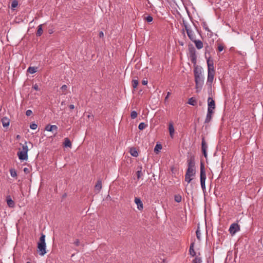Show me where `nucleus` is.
Listing matches in <instances>:
<instances>
[{
  "mask_svg": "<svg viewBox=\"0 0 263 263\" xmlns=\"http://www.w3.org/2000/svg\"><path fill=\"white\" fill-rule=\"evenodd\" d=\"M189 54L190 58L191 59V62L194 65V67L195 66H199V65H197V55L196 53V50L195 48L193 46L189 47Z\"/></svg>",
  "mask_w": 263,
  "mask_h": 263,
  "instance_id": "20e7f679",
  "label": "nucleus"
},
{
  "mask_svg": "<svg viewBox=\"0 0 263 263\" xmlns=\"http://www.w3.org/2000/svg\"><path fill=\"white\" fill-rule=\"evenodd\" d=\"M202 150L203 154L204 157H206V156H207V154L206 153V149H202Z\"/></svg>",
  "mask_w": 263,
  "mask_h": 263,
  "instance_id": "3c124183",
  "label": "nucleus"
},
{
  "mask_svg": "<svg viewBox=\"0 0 263 263\" xmlns=\"http://www.w3.org/2000/svg\"><path fill=\"white\" fill-rule=\"evenodd\" d=\"M146 127V124L144 122H141L139 124L138 128L140 130H143Z\"/></svg>",
  "mask_w": 263,
  "mask_h": 263,
  "instance_id": "2f4dec72",
  "label": "nucleus"
},
{
  "mask_svg": "<svg viewBox=\"0 0 263 263\" xmlns=\"http://www.w3.org/2000/svg\"><path fill=\"white\" fill-rule=\"evenodd\" d=\"M129 152L133 157H137L138 156V152L137 149H129Z\"/></svg>",
  "mask_w": 263,
  "mask_h": 263,
  "instance_id": "393cba45",
  "label": "nucleus"
},
{
  "mask_svg": "<svg viewBox=\"0 0 263 263\" xmlns=\"http://www.w3.org/2000/svg\"><path fill=\"white\" fill-rule=\"evenodd\" d=\"M154 148H162L161 144L157 143Z\"/></svg>",
  "mask_w": 263,
  "mask_h": 263,
  "instance_id": "09e8293b",
  "label": "nucleus"
},
{
  "mask_svg": "<svg viewBox=\"0 0 263 263\" xmlns=\"http://www.w3.org/2000/svg\"><path fill=\"white\" fill-rule=\"evenodd\" d=\"M161 149H154V152L156 154H159V153L160 152V150Z\"/></svg>",
  "mask_w": 263,
  "mask_h": 263,
  "instance_id": "864d4df0",
  "label": "nucleus"
},
{
  "mask_svg": "<svg viewBox=\"0 0 263 263\" xmlns=\"http://www.w3.org/2000/svg\"><path fill=\"white\" fill-rule=\"evenodd\" d=\"M26 263H31V262L29 261H27Z\"/></svg>",
  "mask_w": 263,
  "mask_h": 263,
  "instance_id": "0e129e2a",
  "label": "nucleus"
},
{
  "mask_svg": "<svg viewBox=\"0 0 263 263\" xmlns=\"http://www.w3.org/2000/svg\"><path fill=\"white\" fill-rule=\"evenodd\" d=\"M32 114V110H27L26 111V115L27 116H30V115H31Z\"/></svg>",
  "mask_w": 263,
  "mask_h": 263,
  "instance_id": "a18cd8bd",
  "label": "nucleus"
},
{
  "mask_svg": "<svg viewBox=\"0 0 263 263\" xmlns=\"http://www.w3.org/2000/svg\"><path fill=\"white\" fill-rule=\"evenodd\" d=\"M193 179V178L192 177H190V176L185 175V181L187 182V183H189Z\"/></svg>",
  "mask_w": 263,
  "mask_h": 263,
  "instance_id": "72a5a7b5",
  "label": "nucleus"
},
{
  "mask_svg": "<svg viewBox=\"0 0 263 263\" xmlns=\"http://www.w3.org/2000/svg\"><path fill=\"white\" fill-rule=\"evenodd\" d=\"M99 36L100 38H103L104 37V33L103 31H100L99 33Z\"/></svg>",
  "mask_w": 263,
  "mask_h": 263,
  "instance_id": "8fccbe9b",
  "label": "nucleus"
},
{
  "mask_svg": "<svg viewBox=\"0 0 263 263\" xmlns=\"http://www.w3.org/2000/svg\"><path fill=\"white\" fill-rule=\"evenodd\" d=\"M224 48V46L223 44L218 43L217 44V50L219 52L222 51Z\"/></svg>",
  "mask_w": 263,
  "mask_h": 263,
  "instance_id": "c756f323",
  "label": "nucleus"
},
{
  "mask_svg": "<svg viewBox=\"0 0 263 263\" xmlns=\"http://www.w3.org/2000/svg\"><path fill=\"white\" fill-rule=\"evenodd\" d=\"M239 230V226L237 223H232L229 228L230 233L232 235L235 234Z\"/></svg>",
  "mask_w": 263,
  "mask_h": 263,
  "instance_id": "1a4fd4ad",
  "label": "nucleus"
},
{
  "mask_svg": "<svg viewBox=\"0 0 263 263\" xmlns=\"http://www.w3.org/2000/svg\"><path fill=\"white\" fill-rule=\"evenodd\" d=\"M1 122L4 127H7L9 125L10 120L6 117H4L1 119Z\"/></svg>",
  "mask_w": 263,
  "mask_h": 263,
  "instance_id": "2eb2a0df",
  "label": "nucleus"
},
{
  "mask_svg": "<svg viewBox=\"0 0 263 263\" xmlns=\"http://www.w3.org/2000/svg\"><path fill=\"white\" fill-rule=\"evenodd\" d=\"M46 248L45 235L42 234L37 243L38 251L40 255L43 256L46 253Z\"/></svg>",
  "mask_w": 263,
  "mask_h": 263,
  "instance_id": "7ed1b4c3",
  "label": "nucleus"
},
{
  "mask_svg": "<svg viewBox=\"0 0 263 263\" xmlns=\"http://www.w3.org/2000/svg\"><path fill=\"white\" fill-rule=\"evenodd\" d=\"M73 243H74L76 246H79V245H80V241H79V239H76V240L74 241Z\"/></svg>",
  "mask_w": 263,
  "mask_h": 263,
  "instance_id": "de8ad7c7",
  "label": "nucleus"
},
{
  "mask_svg": "<svg viewBox=\"0 0 263 263\" xmlns=\"http://www.w3.org/2000/svg\"><path fill=\"white\" fill-rule=\"evenodd\" d=\"M206 62L208 65V72H215L213 60L211 59V56H209L208 58L206 59Z\"/></svg>",
  "mask_w": 263,
  "mask_h": 263,
  "instance_id": "0eeeda50",
  "label": "nucleus"
},
{
  "mask_svg": "<svg viewBox=\"0 0 263 263\" xmlns=\"http://www.w3.org/2000/svg\"><path fill=\"white\" fill-rule=\"evenodd\" d=\"M21 136L20 135H17L16 136V140H19L20 139H21Z\"/></svg>",
  "mask_w": 263,
  "mask_h": 263,
  "instance_id": "bf43d9fd",
  "label": "nucleus"
},
{
  "mask_svg": "<svg viewBox=\"0 0 263 263\" xmlns=\"http://www.w3.org/2000/svg\"><path fill=\"white\" fill-rule=\"evenodd\" d=\"M181 45H183V44L182 43H180Z\"/></svg>",
  "mask_w": 263,
  "mask_h": 263,
  "instance_id": "e2e57ef3",
  "label": "nucleus"
},
{
  "mask_svg": "<svg viewBox=\"0 0 263 263\" xmlns=\"http://www.w3.org/2000/svg\"><path fill=\"white\" fill-rule=\"evenodd\" d=\"M69 108L70 109H73L74 108V105L73 104H70L69 106Z\"/></svg>",
  "mask_w": 263,
  "mask_h": 263,
  "instance_id": "6e6d98bb",
  "label": "nucleus"
},
{
  "mask_svg": "<svg viewBox=\"0 0 263 263\" xmlns=\"http://www.w3.org/2000/svg\"><path fill=\"white\" fill-rule=\"evenodd\" d=\"M208 109L213 110L215 108V101L211 97H209L208 99Z\"/></svg>",
  "mask_w": 263,
  "mask_h": 263,
  "instance_id": "9d476101",
  "label": "nucleus"
},
{
  "mask_svg": "<svg viewBox=\"0 0 263 263\" xmlns=\"http://www.w3.org/2000/svg\"><path fill=\"white\" fill-rule=\"evenodd\" d=\"M37 67H29L27 69V72L31 74H33L37 71Z\"/></svg>",
  "mask_w": 263,
  "mask_h": 263,
  "instance_id": "b1692460",
  "label": "nucleus"
},
{
  "mask_svg": "<svg viewBox=\"0 0 263 263\" xmlns=\"http://www.w3.org/2000/svg\"><path fill=\"white\" fill-rule=\"evenodd\" d=\"M201 148H207V145L204 137L202 138L201 147Z\"/></svg>",
  "mask_w": 263,
  "mask_h": 263,
  "instance_id": "c9c22d12",
  "label": "nucleus"
},
{
  "mask_svg": "<svg viewBox=\"0 0 263 263\" xmlns=\"http://www.w3.org/2000/svg\"><path fill=\"white\" fill-rule=\"evenodd\" d=\"M193 42H194L195 44V46L198 49H201V48H203V43L200 40H196V39L192 41Z\"/></svg>",
  "mask_w": 263,
  "mask_h": 263,
  "instance_id": "4468645a",
  "label": "nucleus"
},
{
  "mask_svg": "<svg viewBox=\"0 0 263 263\" xmlns=\"http://www.w3.org/2000/svg\"><path fill=\"white\" fill-rule=\"evenodd\" d=\"M142 84L143 85H145L147 84V80H143L142 81Z\"/></svg>",
  "mask_w": 263,
  "mask_h": 263,
  "instance_id": "603ef678",
  "label": "nucleus"
},
{
  "mask_svg": "<svg viewBox=\"0 0 263 263\" xmlns=\"http://www.w3.org/2000/svg\"><path fill=\"white\" fill-rule=\"evenodd\" d=\"M49 34H52L53 32V31L52 29H50L48 31Z\"/></svg>",
  "mask_w": 263,
  "mask_h": 263,
  "instance_id": "4d7b16f0",
  "label": "nucleus"
},
{
  "mask_svg": "<svg viewBox=\"0 0 263 263\" xmlns=\"http://www.w3.org/2000/svg\"><path fill=\"white\" fill-rule=\"evenodd\" d=\"M67 86L66 85H63L61 87V89L62 90L63 92H64L67 90Z\"/></svg>",
  "mask_w": 263,
  "mask_h": 263,
  "instance_id": "79ce46f5",
  "label": "nucleus"
},
{
  "mask_svg": "<svg viewBox=\"0 0 263 263\" xmlns=\"http://www.w3.org/2000/svg\"><path fill=\"white\" fill-rule=\"evenodd\" d=\"M63 145L64 147H70L71 146V142L68 138H65L64 139V141L63 143Z\"/></svg>",
  "mask_w": 263,
  "mask_h": 263,
  "instance_id": "a211bd4d",
  "label": "nucleus"
},
{
  "mask_svg": "<svg viewBox=\"0 0 263 263\" xmlns=\"http://www.w3.org/2000/svg\"><path fill=\"white\" fill-rule=\"evenodd\" d=\"M215 72H208V79L206 81V85L208 86L209 93L212 91V85L213 82Z\"/></svg>",
  "mask_w": 263,
  "mask_h": 263,
  "instance_id": "423d86ee",
  "label": "nucleus"
},
{
  "mask_svg": "<svg viewBox=\"0 0 263 263\" xmlns=\"http://www.w3.org/2000/svg\"><path fill=\"white\" fill-rule=\"evenodd\" d=\"M175 201L178 203L180 202L182 200V197L180 195H176L175 196Z\"/></svg>",
  "mask_w": 263,
  "mask_h": 263,
  "instance_id": "7c9ffc66",
  "label": "nucleus"
},
{
  "mask_svg": "<svg viewBox=\"0 0 263 263\" xmlns=\"http://www.w3.org/2000/svg\"><path fill=\"white\" fill-rule=\"evenodd\" d=\"M45 129L47 131H49V132H52L53 130L57 131L58 129V127L54 125H51L48 124L46 126Z\"/></svg>",
  "mask_w": 263,
  "mask_h": 263,
  "instance_id": "dca6fc26",
  "label": "nucleus"
},
{
  "mask_svg": "<svg viewBox=\"0 0 263 263\" xmlns=\"http://www.w3.org/2000/svg\"><path fill=\"white\" fill-rule=\"evenodd\" d=\"M183 25L184 27V29L187 32V30L189 31L191 30L190 28L188 27L187 25L183 21Z\"/></svg>",
  "mask_w": 263,
  "mask_h": 263,
  "instance_id": "37998d69",
  "label": "nucleus"
},
{
  "mask_svg": "<svg viewBox=\"0 0 263 263\" xmlns=\"http://www.w3.org/2000/svg\"><path fill=\"white\" fill-rule=\"evenodd\" d=\"M171 95V93L170 92H167V96L166 97H165V99L166 100L168 97V96Z\"/></svg>",
  "mask_w": 263,
  "mask_h": 263,
  "instance_id": "13d9d810",
  "label": "nucleus"
},
{
  "mask_svg": "<svg viewBox=\"0 0 263 263\" xmlns=\"http://www.w3.org/2000/svg\"><path fill=\"white\" fill-rule=\"evenodd\" d=\"M22 149V151L18 152L17 156L21 160H26L28 159L27 151L28 149Z\"/></svg>",
  "mask_w": 263,
  "mask_h": 263,
  "instance_id": "6e6552de",
  "label": "nucleus"
},
{
  "mask_svg": "<svg viewBox=\"0 0 263 263\" xmlns=\"http://www.w3.org/2000/svg\"><path fill=\"white\" fill-rule=\"evenodd\" d=\"M206 174L202 164L200 166V183L202 190H205Z\"/></svg>",
  "mask_w": 263,
  "mask_h": 263,
  "instance_id": "39448f33",
  "label": "nucleus"
},
{
  "mask_svg": "<svg viewBox=\"0 0 263 263\" xmlns=\"http://www.w3.org/2000/svg\"><path fill=\"white\" fill-rule=\"evenodd\" d=\"M210 49L211 48L209 45H206V46L205 47V57L206 59H208V57H207V54L210 55Z\"/></svg>",
  "mask_w": 263,
  "mask_h": 263,
  "instance_id": "bb28decb",
  "label": "nucleus"
},
{
  "mask_svg": "<svg viewBox=\"0 0 263 263\" xmlns=\"http://www.w3.org/2000/svg\"><path fill=\"white\" fill-rule=\"evenodd\" d=\"M186 33L189 38L192 41H194L195 39V34L191 29L189 31L187 30Z\"/></svg>",
  "mask_w": 263,
  "mask_h": 263,
  "instance_id": "f3484780",
  "label": "nucleus"
},
{
  "mask_svg": "<svg viewBox=\"0 0 263 263\" xmlns=\"http://www.w3.org/2000/svg\"><path fill=\"white\" fill-rule=\"evenodd\" d=\"M181 45H183V44L182 43H180Z\"/></svg>",
  "mask_w": 263,
  "mask_h": 263,
  "instance_id": "680f3d73",
  "label": "nucleus"
},
{
  "mask_svg": "<svg viewBox=\"0 0 263 263\" xmlns=\"http://www.w3.org/2000/svg\"><path fill=\"white\" fill-rule=\"evenodd\" d=\"M135 202L137 205V208L139 210H141L143 209V203L140 198L136 197L135 198Z\"/></svg>",
  "mask_w": 263,
  "mask_h": 263,
  "instance_id": "f8f14e48",
  "label": "nucleus"
},
{
  "mask_svg": "<svg viewBox=\"0 0 263 263\" xmlns=\"http://www.w3.org/2000/svg\"><path fill=\"white\" fill-rule=\"evenodd\" d=\"M18 5V1L17 0H13L11 3V9L14 10V8H16Z\"/></svg>",
  "mask_w": 263,
  "mask_h": 263,
  "instance_id": "cd10ccee",
  "label": "nucleus"
},
{
  "mask_svg": "<svg viewBox=\"0 0 263 263\" xmlns=\"http://www.w3.org/2000/svg\"><path fill=\"white\" fill-rule=\"evenodd\" d=\"M168 129H169V132H170V136L171 137H172L173 134L174 133V131H175L174 128V126H173V124L172 123H169Z\"/></svg>",
  "mask_w": 263,
  "mask_h": 263,
  "instance_id": "412c9836",
  "label": "nucleus"
},
{
  "mask_svg": "<svg viewBox=\"0 0 263 263\" xmlns=\"http://www.w3.org/2000/svg\"><path fill=\"white\" fill-rule=\"evenodd\" d=\"M132 86L135 89L137 87L138 84H139V80L138 78L137 79H133L132 81Z\"/></svg>",
  "mask_w": 263,
  "mask_h": 263,
  "instance_id": "4be33fe9",
  "label": "nucleus"
},
{
  "mask_svg": "<svg viewBox=\"0 0 263 263\" xmlns=\"http://www.w3.org/2000/svg\"><path fill=\"white\" fill-rule=\"evenodd\" d=\"M37 127V125L34 123H32L30 125V128L32 129H35Z\"/></svg>",
  "mask_w": 263,
  "mask_h": 263,
  "instance_id": "ea45409f",
  "label": "nucleus"
},
{
  "mask_svg": "<svg viewBox=\"0 0 263 263\" xmlns=\"http://www.w3.org/2000/svg\"><path fill=\"white\" fill-rule=\"evenodd\" d=\"M32 88L36 91H39L40 90L37 84H34L32 86Z\"/></svg>",
  "mask_w": 263,
  "mask_h": 263,
  "instance_id": "c03bdc74",
  "label": "nucleus"
},
{
  "mask_svg": "<svg viewBox=\"0 0 263 263\" xmlns=\"http://www.w3.org/2000/svg\"><path fill=\"white\" fill-rule=\"evenodd\" d=\"M23 171L26 174H27V173H28L29 172V169L28 168H27V167H25L24 168Z\"/></svg>",
  "mask_w": 263,
  "mask_h": 263,
  "instance_id": "5fc2aeb1",
  "label": "nucleus"
},
{
  "mask_svg": "<svg viewBox=\"0 0 263 263\" xmlns=\"http://www.w3.org/2000/svg\"><path fill=\"white\" fill-rule=\"evenodd\" d=\"M137 115H138L137 112L136 111L133 110L131 112L130 117H131L132 119H135L137 117Z\"/></svg>",
  "mask_w": 263,
  "mask_h": 263,
  "instance_id": "f704fd0d",
  "label": "nucleus"
},
{
  "mask_svg": "<svg viewBox=\"0 0 263 263\" xmlns=\"http://www.w3.org/2000/svg\"><path fill=\"white\" fill-rule=\"evenodd\" d=\"M6 202L7 205L10 208H13L14 206L15 203L13 200L11 199L10 196H7L6 197Z\"/></svg>",
  "mask_w": 263,
  "mask_h": 263,
  "instance_id": "ddd939ff",
  "label": "nucleus"
},
{
  "mask_svg": "<svg viewBox=\"0 0 263 263\" xmlns=\"http://www.w3.org/2000/svg\"><path fill=\"white\" fill-rule=\"evenodd\" d=\"M182 30H183V34H184V36H185V33H184V29H183Z\"/></svg>",
  "mask_w": 263,
  "mask_h": 263,
  "instance_id": "052dcab7",
  "label": "nucleus"
},
{
  "mask_svg": "<svg viewBox=\"0 0 263 263\" xmlns=\"http://www.w3.org/2000/svg\"><path fill=\"white\" fill-rule=\"evenodd\" d=\"M141 169H142V168L141 167L140 170L137 171V172H136L138 179H139L140 178V177L141 176V175H142Z\"/></svg>",
  "mask_w": 263,
  "mask_h": 263,
  "instance_id": "58836bf2",
  "label": "nucleus"
},
{
  "mask_svg": "<svg viewBox=\"0 0 263 263\" xmlns=\"http://www.w3.org/2000/svg\"><path fill=\"white\" fill-rule=\"evenodd\" d=\"M102 189V181L101 180H98L96 185H95V189L96 190H97L98 192H100V191Z\"/></svg>",
  "mask_w": 263,
  "mask_h": 263,
  "instance_id": "aec40b11",
  "label": "nucleus"
},
{
  "mask_svg": "<svg viewBox=\"0 0 263 263\" xmlns=\"http://www.w3.org/2000/svg\"><path fill=\"white\" fill-rule=\"evenodd\" d=\"M193 247L194 245L193 243H192L190 247L189 251L190 255H192V256H194L196 255V252H195Z\"/></svg>",
  "mask_w": 263,
  "mask_h": 263,
  "instance_id": "a878e982",
  "label": "nucleus"
},
{
  "mask_svg": "<svg viewBox=\"0 0 263 263\" xmlns=\"http://www.w3.org/2000/svg\"><path fill=\"white\" fill-rule=\"evenodd\" d=\"M20 145H22V148H28V146L26 145V142H25L24 144H22V143H20Z\"/></svg>",
  "mask_w": 263,
  "mask_h": 263,
  "instance_id": "49530a36",
  "label": "nucleus"
},
{
  "mask_svg": "<svg viewBox=\"0 0 263 263\" xmlns=\"http://www.w3.org/2000/svg\"><path fill=\"white\" fill-rule=\"evenodd\" d=\"M195 173L196 171L194 158L193 157H191L187 160V169L185 175L193 178L195 175Z\"/></svg>",
  "mask_w": 263,
  "mask_h": 263,
  "instance_id": "f03ea898",
  "label": "nucleus"
},
{
  "mask_svg": "<svg viewBox=\"0 0 263 263\" xmlns=\"http://www.w3.org/2000/svg\"><path fill=\"white\" fill-rule=\"evenodd\" d=\"M201 260L199 257H195V258L193 260L192 263H201Z\"/></svg>",
  "mask_w": 263,
  "mask_h": 263,
  "instance_id": "a19ab883",
  "label": "nucleus"
},
{
  "mask_svg": "<svg viewBox=\"0 0 263 263\" xmlns=\"http://www.w3.org/2000/svg\"><path fill=\"white\" fill-rule=\"evenodd\" d=\"M201 26H202V27L206 31H208V32H211V30H210V29L209 28L207 24H206V23L205 22H202L201 23Z\"/></svg>",
  "mask_w": 263,
  "mask_h": 263,
  "instance_id": "c85d7f7f",
  "label": "nucleus"
},
{
  "mask_svg": "<svg viewBox=\"0 0 263 263\" xmlns=\"http://www.w3.org/2000/svg\"><path fill=\"white\" fill-rule=\"evenodd\" d=\"M188 103L190 105L195 106L197 105V101L194 98L192 97L189 99Z\"/></svg>",
  "mask_w": 263,
  "mask_h": 263,
  "instance_id": "5701e85b",
  "label": "nucleus"
},
{
  "mask_svg": "<svg viewBox=\"0 0 263 263\" xmlns=\"http://www.w3.org/2000/svg\"><path fill=\"white\" fill-rule=\"evenodd\" d=\"M214 114V111L212 110L208 109L207 114L206 116L205 119L204 120V123H209L212 119V116Z\"/></svg>",
  "mask_w": 263,
  "mask_h": 263,
  "instance_id": "9b49d317",
  "label": "nucleus"
},
{
  "mask_svg": "<svg viewBox=\"0 0 263 263\" xmlns=\"http://www.w3.org/2000/svg\"><path fill=\"white\" fill-rule=\"evenodd\" d=\"M145 20L148 22V23H151L153 21V18L152 16L151 15H148L147 16H146L145 18Z\"/></svg>",
  "mask_w": 263,
  "mask_h": 263,
  "instance_id": "4c0bfd02",
  "label": "nucleus"
},
{
  "mask_svg": "<svg viewBox=\"0 0 263 263\" xmlns=\"http://www.w3.org/2000/svg\"><path fill=\"white\" fill-rule=\"evenodd\" d=\"M10 173L11 177H16L17 176V173L16 171L14 169H10Z\"/></svg>",
  "mask_w": 263,
  "mask_h": 263,
  "instance_id": "473e14b6",
  "label": "nucleus"
},
{
  "mask_svg": "<svg viewBox=\"0 0 263 263\" xmlns=\"http://www.w3.org/2000/svg\"><path fill=\"white\" fill-rule=\"evenodd\" d=\"M196 92L198 93L201 91L204 84V77L202 74L203 69L201 66H195L193 70Z\"/></svg>",
  "mask_w": 263,
  "mask_h": 263,
  "instance_id": "f257e3e1",
  "label": "nucleus"
},
{
  "mask_svg": "<svg viewBox=\"0 0 263 263\" xmlns=\"http://www.w3.org/2000/svg\"><path fill=\"white\" fill-rule=\"evenodd\" d=\"M42 24L40 25L37 27V30L36 33V35L37 36H40L43 34V28H42Z\"/></svg>",
  "mask_w": 263,
  "mask_h": 263,
  "instance_id": "6ab92c4d",
  "label": "nucleus"
},
{
  "mask_svg": "<svg viewBox=\"0 0 263 263\" xmlns=\"http://www.w3.org/2000/svg\"><path fill=\"white\" fill-rule=\"evenodd\" d=\"M196 236H197V239L199 240H201V232H200V231L199 230V228L196 230Z\"/></svg>",
  "mask_w": 263,
  "mask_h": 263,
  "instance_id": "e433bc0d",
  "label": "nucleus"
}]
</instances>
